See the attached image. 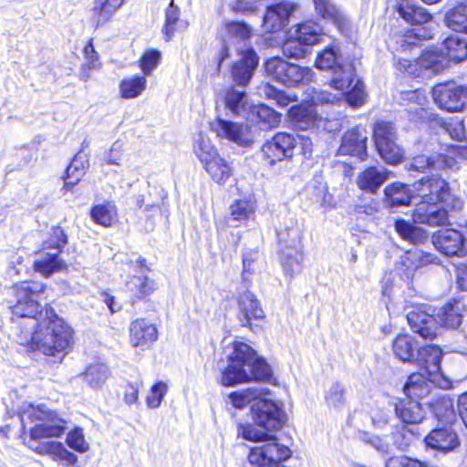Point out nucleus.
<instances>
[{
	"instance_id": "nucleus-49",
	"label": "nucleus",
	"mask_w": 467,
	"mask_h": 467,
	"mask_svg": "<svg viewBox=\"0 0 467 467\" xmlns=\"http://www.w3.org/2000/svg\"><path fill=\"white\" fill-rule=\"evenodd\" d=\"M246 375L247 382L252 380L270 382L273 372L265 360L256 355L252 364L246 368Z\"/></svg>"
},
{
	"instance_id": "nucleus-54",
	"label": "nucleus",
	"mask_w": 467,
	"mask_h": 467,
	"mask_svg": "<svg viewBox=\"0 0 467 467\" xmlns=\"http://www.w3.org/2000/svg\"><path fill=\"white\" fill-rule=\"evenodd\" d=\"M255 207V202L250 199L236 200L230 206L231 215L234 220L245 223L254 218Z\"/></svg>"
},
{
	"instance_id": "nucleus-43",
	"label": "nucleus",
	"mask_w": 467,
	"mask_h": 467,
	"mask_svg": "<svg viewBox=\"0 0 467 467\" xmlns=\"http://www.w3.org/2000/svg\"><path fill=\"white\" fill-rule=\"evenodd\" d=\"M147 88L145 77L133 75L124 78L119 83V94L122 99H132L140 97Z\"/></svg>"
},
{
	"instance_id": "nucleus-64",
	"label": "nucleus",
	"mask_w": 467,
	"mask_h": 467,
	"mask_svg": "<svg viewBox=\"0 0 467 467\" xmlns=\"http://www.w3.org/2000/svg\"><path fill=\"white\" fill-rule=\"evenodd\" d=\"M84 175L83 166H78V161L75 159L67 169V176L65 178V183L63 190L68 191L75 186Z\"/></svg>"
},
{
	"instance_id": "nucleus-10",
	"label": "nucleus",
	"mask_w": 467,
	"mask_h": 467,
	"mask_svg": "<svg viewBox=\"0 0 467 467\" xmlns=\"http://www.w3.org/2000/svg\"><path fill=\"white\" fill-rule=\"evenodd\" d=\"M67 244V236L60 227L52 229L50 238L45 243V249H55V253H47L45 251L37 254L34 262V267L45 276H49L55 272L61 271L65 268V263L58 258L60 249Z\"/></svg>"
},
{
	"instance_id": "nucleus-45",
	"label": "nucleus",
	"mask_w": 467,
	"mask_h": 467,
	"mask_svg": "<svg viewBox=\"0 0 467 467\" xmlns=\"http://www.w3.org/2000/svg\"><path fill=\"white\" fill-rule=\"evenodd\" d=\"M395 229L402 239L414 244L422 243L428 237L426 230L404 219H399L395 222Z\"/></svg>"
},
{
	"instance_id": "nucleus-52",
	"label": "nucleus",
	"mask_w": 467,
	"mask_h": 467,
	"mask_svg": "<svg viewBox=\"0 0 467 467\" xmlns=\"http://www.w3.org/2000/svg\"><path fill=\"white\" fill-rule=\"evenodd\" d=\"M431 35L424 27L414 28L407 31L404 35L397 36L396 50L405 51L416 45L418 40L431 38Z\"/></svg>"
},
{
	"instance_id": "nucleus-28",
	"label": "nucleus",
	"mask_w": 467,
	"mask_h": 467,
	"mask_svg": "<svg viewBox=\"0 0 467 467\" xmlns=\"http://www.w3.org/2000/svg\"><path fill=\"white\" fill-rule=\"evenodd\" d=\"M420 348L413 337L408 334H400L392 343V351L397 358L402 362L413 363L419 355Z\"/></svg>"
},
{
	"instance_id": "nucleus-35",
	"label": "nucleus",
	"mask_w": 467,
	"mask_h": 467,
	"mask_svg": "<svg viewBox=\"0 0 467 467\" xmlns=\"http://www.w3.org/2000/svg\"><path fill=\"white\" fill-rule=\"evenodd\" d=\"M388 178L389 172L385 169L370 167L358 175L357 184L361 190L376 192Z\"/></svg>"
},
{
	"instance_id": "nucleus-38",
	"label": "nucleus",
	"mask_w": 467,
	"mask_h": 467,
	"mask_svg": "<svg viewBox=\"0 0 467 467\" xmlns=\"http://www.w3.org/2000/svg\"><path fill=\"white\" fill-rule=\"evenodd\" d=\"M277 235L282 244L292 249H301L303 227L296 220H288L283 227L277 231Z\"/></svg>"
},
{
	"instance_id": "nucleus-56",
	"label": "nucleus",
	"mask_w": 467,
	"mask_h": 467,
	"mask_svg": "<svg viewBox=\"0 0 467 467\" xmlns=\"http://www.w3.org/2000/svg\"><path fill=\"white\" fill-rule=\"evenodd\" d=\"M259 94L269 99H273L279 107H286L290 102L296 101V97H290L274 86L265 83L259 88Z\"/></svg>"
},
{
	"instance_id": "nucleus-57",
	"label": "nucleus",
	"mask_w": 467,
	"mask_h": 467,
	"mask_svg": "<svg viewBox=\"0 0 467 467\" xmlns=\"http://www.w3.org/2000/svg\"><path fill=\"white\" fill-rule=\"evenodd\" d=\"M294 254H285L283 261V269L286 275L293 277L300 273L302 269L303 254L301 249H293Z\"/></svg>"
},
{
	"instance_id": "nucleus-40",
	"label": "nucleus",
	"mask_w": 467,
	"mask_h": 467,
	"mask_svg": "<svg viewBox=\"0 0 467 467\" xmlns=\"http://www.w3.org/2000/svg\"><path fill=\"white\" fill-rule=\"evenodd\" d=\"M180 7L174 3V0H171L169 5L165 9V20L162 27V33L164 34L167 41L171 39L178 29L184 30L188 26V23L180 19Z\"/></svg>"
},
{
	"instance_id": "nucleus-8",
	"label": "nucleus",
	"mask_w": 467,
	"mask_h": 467,
	"mask_svg": "<svg viewBox=\"0 0 467 467\" xmlns=\"http://www.w3.org/2000/svg\"><path fill=\"white\" fill-rule=\"evenodd\" d=\"M268 76L286 86L306 85L314 79V71L308 67L289 63L278 57L269 58L265 65Z\"/></svg>"
},
{
	"instance_id": "nucleus-32",
	"label": "nucleus",
	"mask_w": 467,
	"mask_h": 467,
	"mask_svg": "<svg viewBox=\"0 0 467 467\" xmlns=\"http://www.w3.org/2000/svg\"><path fill=\"white\" fill-rule=\"evenodd\" d=\"M270 389L266 387L254 386L242 390L233 391L228 395L231 404L238 410L244 409L253 401H257L259 398L267 397Z\"/></svg>"
},
{
	"instance_id": "nucleus-18",
	"label": "nucleus",
	"mask_w": 467,
	"mask_h": 467,
	"mask_svg": "<svg viewBox=\"0 0 467 467\" xmlns=\"http://www.w3.org/2000/svg\"><path fill=\"white\" fill-rule=\"evenodd\" d=\"M435 248L445 255L464 256L466 254L463 234L455 229H443L435 233L432 237Z\"/></svg>"
},
{
	"instance_id": "nucleus-46",
	"label": "nucleus",
	"mask_w": 467,
	"mask_h": 467,
	"mask_svg": "<svg viewBox=\"0 0 467 467\" xmlns=\"http://www.w3.org/2000/svg\"><path fill=\"white\" fill-rule=\"evenodd\" d=\"M109 376V368L102 363L90 364L83 373L84 380L92 389H100Z\"/></svg>"
},
{
	"instance_id": "nucleus-33",
	"label": "nucleus",
	"mask_w": 467,
	"mask_h": 467,
	"mask_svg": "<svg viewBox=\"0 0 467 467\" xmlns=\"http://www.w3.org/2000/svg\"><path fill=\"white\" fill-rule=\"evenodd\" d=\"M467 160V147L450 146L445 153L436 155V170H451L460 169L462 161Z\"/></svg>"
},
{
	"instance_id": "nucleus-23",
	"label": "nucleus",
	"mask_w": 467,
	"mask_h": 467,
	"mask_svg": "<svg viewBox=\"0 0 467 467\" xmlns=\"http://www.w3.org/2000/svg\"><path fill=\"white\" fill-rule=\"evenodd\" d=\"M296 9V5L281 2L267 8L264 16V25L269 31H278L286 26L289 17Z\"/></svg>"
},
{
	"instance_id": "nucleus-2",
	"label": "nucleus",
	"mask_w": 467,
	"mask_h": 467,
	"mask_svg": "<svg viewBox=\"0 0 467 467\" xmlns=\"http://www.w3.org/2000/svg\"><path fill=\"white\" fill-rule=\"evenodd\" d=\"M20 420L24 427L26 421L35 422L29 431L30 438L26 444L31 449L32 442L42 444L47 441L45 439L59 438L67 430V421L56 410H50L45 405H33L24 403L20 410Z\"/></svg>"
},
{
	"instance_id": "nucleus-59",
	"label": "nucleus",
	"mask_w": 467,
	"mask_h": 467,
	"mask_svg": "<svg viewBox=\"0 0 467 467\" xmlns=\"http://www.w3.org/2000/svg\"><path fill=\"white\" fill-rule=\"evenodd\" d=\"M255 117L268 125H275L279 121L276 112L265 105H253L249 119L254 121Z\"/></svg>"
},
{
	"instance_id": "nucleus-4",
	"label": "nucleus",
	"mask_w": 467,
	"mask_h": 467,
	"mask_svg": "<svg viewBox=\"0 0 467 467\" xmlns=\"http://www.w3.org/2000/svg\"><path fill=\"white\" fill-rule=\"evenodd\" d=\"M413 192L420 202H436L448 207L451 211H461L462 199L450 187L449 182L438 176H426L415 182Z\"/></svg>"
},
{
	"instance_id": "nucleus-3",
	"label": "nucleus",
	"mask_w": 467,
	"mask_h": 467,
	"mask_svg": "<svg viewBox=\"0 0 467 467\" xmlns=\"http://www.w3.org/2000/svg\"><path fill=\"white\" fill-rule=\"evenodd\" d=\"M458 304H447L434 315L427 312L423 307L407 313V320L411 329L426 339H433L439 326L456 328L462 323V315Z\"/></svg>"
},
{
	"instance_id": "nucleus-58",
	"label": "nucleus",
	"mask_w": 467,
	"mask_h": 467,
	"mask_svg": "<svg viewBox=\"0 0 467 467\" xmlns=\"http://www.w3.org/2000/svg\"><path fill=\"white\" fill-rule=\"evenodd\" d=\"M66 442L69 448L80 453L86 452L89 449V444L81 428H75L70 431L67 433Z\"/></svg>"
},
{
	"instance_id": "nucleus-25",
	"label": "nucleus",
	"mask_w": 467,
	"mask_h": 467,
	"mask_svg": "<svg viewBox=\"0 0 467 467\" xmlns=\"http://www.w3.org/2000/svg\"><path fill=\"white\" fill-rule=\"evenodd\" d=\"M31 450L38 454L49 455L54 461L60 462L65 466H72L78 461L77 455L58 441H47L42 444H36L34 441L31 444Z\"/></svg>"
},
{
	"instance_id": "nucleus-13",
	"label": "nucleus",
	"mask_w": 467,
	"mask_h": 467,
	"mask_svg": "<svg viewBox=\"0 0 467 467\" xmlns=\"http://www.w3.org/2000/svg\"><path fill=\"white\" fill-rule=\"evenodd\" d=\"M211 130L220 140H226L240 147H251L254 135L248 124L216 118L211 122Z\"/></svg>"
},
{
	"instance_id": "nucleus-22",
	"label": "nucleus",
	"mask_w": 467,
	"mask_h": 467,
	"mask_svg": "<svg viewBox=\"0 0 467 467\" xmlns=\"http://www.w3.org/2000/svg\"><path fill=\"white\" fill-rule=\"evenodd\" d=\"M439 258L431 253L424 252L420 249L407 251L400 257V269L403 270L407 278L412 277L417 269L429 265H439Z\"/></svg>"
},
{
	"instance_id": "nucleus-26",
	"label": "nucleus",
	"mask_w": 467,
	"mask_h": 467,
	"mask_svg": "<svg viewBox=\"0 0 467 467\" xmlns=\"http://www.w3.org/2000/svg\"><path fill=\"white\" fill-rule=\"evenodd\" d=\"M241 56L240 60L233 66L232 75L238 85L245 86L254 74L258 58L255 52L251 48L242 51Z\"/></svg>"
},
{
	"instance_id": "nucleus-11",
	"label": "nucleus",
	"mask_w": 467,
	"mask_h": 467,
	"mask_svg": "<svg viewBox=\"0 0 467 467\" xmlns=\"http://www.w3.org/2000/svg\"><path fill=\"white\" fill-rule=\"evenodd\" d=\"M377 150L389 164L396 165L402 161L403 150L397 143L396 129L390 122H377L373 130Z\"/></svg>"
},
{
	"instance_id": "nucleus-9",
	"label": "nucleus",
	"mask_w": 467,
	"mask_h": 467,
	"mask_svg": "<svg viewBox=\"0 0 467 467\" xmlns=\"http://www.w3.org/2000/svg\"><path fill=\"white\" fill-rule=\"evenodd\" d=\"M322 27L312 21L301 23L290 30L289 37L283 47L284 54L289 57H303L306 47L320 42Z\"/></svg>"
},
{
	"instance_id": "nucleus-14",
	"label": "nucleus",
	"mask_w": 467,
	"mask_h": 467,
	"mask_svg": "<svg viewBox=\"0 0 467 467\" xmlns=\"http://www.w3.org/2000/svg\"><path fill=\"white\" fill-rule=\"evenodd\" d=\"M432 97L441 109L450 112H459L467 108V87L452 81L436 85Z\"/></svg>"
},
{
	"instance_id": "nucleus-19",
	"label": "nucleus",
	"mask_w": 467,
	"mask_h": 467,
	"mask_svg": "<svg viewBox=\"0 0 467 467\" xmlns=\"http://www.w3.org/2000/svg\"><path fill=\"white\" fill-rule=\"evenodd\" d=\"M130 343L133 348H149L158 339V329L146 318H136L129 327Z\"/></svg>"
},
{
	"instance_id": "nucleus-62",
	"label": "nucleus",
	"mask_w": 467,
	"mask_h": 467,
	"mask_svg": "<svg viewBox=\"0 0 467 467\" xmlns=\"http://www.w3.org/2000/svg\"><path fill=\"white\" fill-rule=\"evenodd\" d=\"M167 390L168 387L164 382L160 381L154 384L147 396V406L150 409L160 407Z\"/></svg>"
},
{
	"instance_id": "nucleus-7",
	"label": "nucleus",
	"mask_w": 467,
	"mask_h": 467,
	"mask_svg": "<svg viewBox=\"0 0 467 467\" xmlns=\"http://www.w3.org/2000/svg\"><path fill=\"white\" fill-rule=\"evenodd\" d=\"M256 352L246 343L235 341L228 356L229 365L222 375L224 386H234L247 382L246 368L252 364Z\"/></svg>"
},
{
	"instance_id": "nucleus-42",
	"label": "nucleus",
	"mask_w": 467,
	"mask_h": 467,
	"mask_svg": "<svg viewBox=\"0 0 467 467\" xmlns=\"http://www.w3.org/2000/svg\"><path fill=\"white\" fill-rule=\"evenodd\" d=\"M192 150L202 166L220 155L209 136L202 132H200L194 139Z\"/></svg>"
},
{
	"instance_id": "nucleus-36",
	"label": "nucleus",
	"mask_w": 467,
	"mask_h": 467,
	"mask_svg": "<svg viewBox=\"0 0 467 467\" xmlns=\"http://www.w3.org/2000/svg\"><path fill=\"white\" fill-rule=\"evenodd\" d=\"M398 418L406 424H418L424 419V410L418 400H408L395 405Z\"/></svg>"
},
{
	"instance_id": "nucleus-53",
	"label": "nucleus",
	"mask_w": 467,
	"mask_h": 467,
	"mask_svg": "<svg viewBox=\"0 0 467 467\" xmlns=\"http://www.w3.org/2000/svg\"><path fill=\"white\" fill-rule=\"evenodd\" d=\"M345 61L338 55V49L335 47H327L319 53L316 59V67L321 70H329L331 72L336 67L341 66Z\"/></svg>"
},
{
	"instance_id": "nucleus-17",
	"label": "nucleus",
	"mask_w": 467,
	"mask_h": 467,
	"mask_svg": "<svg viewBox=\"0 0 467 467\" xmlns=\"http://www.w3.org/2000/svg\"><path fill=\"white\" fill-rule=\"evenodd\" d=\"M450 212L451 211L448 207L440 203L419 202L413 210L412 219L418 224L443 226L449 223Z\"/></svg>"
},
{
	"instance_id": "nucleus-63",
	"label": "nucleus",
	"mask_w": 467,
	"mask_h": 467,
	"mask_svg": "<svg viewBox=\"0 0 467 467\" xmlns=\"http://www.w3.org/2000/svg\"><path fill=\"white\" fill-rule=\"evenodd\" d=\"M436 417L440 420L449 421L453 416V404L451 399L440 398L433 405Z\"/></svg>"
},
{
	"instance_id": "nucleus-29",
	"label": "nucleus",
	"mask_w": 467,
	"mask_h": 467,
	"mask_svg": "<svg viewBox=\"0 0 467 467\" xmlns=\"http://www.w3.org/2000/svg\"><path fill=\"white\" fill-rule=\"evenodd\" d=\"M289 118L293 124L299 130H308L314 126H320L323 121L318 118L316 109L312 106L299 105L289 109Z\"/></svg>"
},
{
	"instance_id": "nucleus-41",
	"label": "nucleus",
	"mask_w": 467,
	"mask_h": 467,
	"mask_svg": "<svg viewBox=\"0 0 467 467\" xmlns=\"http://www.w3.org/2000/svg\"><path fill=\"white\" fill-rule=\"evenodd\" d=\"M202 168L217 184L223 185L233 174V167L221 155L205 163Z\"/></svg>"
},
{
	"instance_id": "nucleus-27",
	"label": "nucleus",
	"mask_w": 467,
	"mask_h": 467,
	"mask_svg": "<svg viewBox=\"0 0 467 467\" xmlns=\"http://www.w3.org/2000/svg\"><path fill=\"white\" fill-rule=\"evenodd\" d=\"M239 319L242 326L247 327L252 319H262L265 312L259 301L249 291L243 293L238 299Z\"/></svg>"
},
{
	"instance_id": "nucleus-48",
	"label": "nucleus",
	"mask_w": 467,
	"mask_h": 467,
	"mask_svg": "<svg viewBox=\"0 0 467 467\" xmlns=\"http://www.w3.org/2000/svg\"><path fill=\"white\" fill-rule=\"evenodd\" d=\"M90 215L96 223L109 227L117 219V209L113 202H107L95 205L91 209Z\"/></svg>"
},
{
	"instance_id": "nucleus-1",
	"label": "nucleus",
	"mask_w": 467,
	"mask_h": 467,
	"mask_svg": "<svg viewBox=\"0 0 467 467\" xmlns=\"http://www.w3.org/2000/svg\"><path fill=\"white\" fill-rule=\"evenodd\" d=\"M12 290L16 298L12 313L22 319L19 344L46 356H63L72 343L73 330L52 308L42 309L40 301L45 285L21 282L14 285Z\"/></svg>"
},
{
	"instance_id": "nucleus-12",
	"label": "nucleus",
	"mask_w": 467,
	"mask_h": 467,
	"mask_svg": "<svg viewBox=\"0 0 467 467\" xmlns=\"http://www.w3.org/2000/svg\"><path fill=\"white\" fill-rule=\"evenodd\" d=\"M251 412L254 423L268 431L280 430L286 420L282 405L266 397L259 398L252 405Z\"/></svg>"
},
{
	"instance_id": "nucleus-20",
	"label": "nucleus",
	"mask_w": 467,
	"mask_h": 467,
	"mask_svg": "<svg viewBox=\"0 0 467 467\" xmlns=\"http://www.w3.org/2000/svg\"><path fill=\"white\" fill-rule=\"evenodd\" d=\"M367 140L368 131L366 129L359 126L355 127L344 134L337 154L364 159L367 155Z\"/></svg>"
},
{
	"instance_id": "nucleus-44",
	"label": "nucleus",
	"mask_w": 467,
	"mask_h": 467,
	"mask_svg": "<svg viewBox=\"0 0 467 467\" xmlns=\"http://www.w3.org/2000/svg\"><path fill=\"white\" fill-rule=\"evenodd\" d=\"M126 288L133 297L141 299L155 291L156 283L148 276L135 275L126 283Z\"/></svg>"
},
{
	"instance_id": "nucleus-55",
	"label": "nucleus",
	"mask_w": 467,
	"mask_h": 467,
	"mask_svg": "<svg viewBox=\"0 0 467 467\" xmlns=\"http://www.w3.org/2000/svg\"><path fill=\"white\" fill-rule=\"evenodd\" d=\"M346 389L338 382L333 383L326 391L325 400L327 405L334 410H340L346 402Z\"/></svg>"
},
{
	"instance_id": "nucleus-51",
	"label": "nucleus",
	"mask_w": 467,
	"mask_h": 467,
	"mask_svg": "<svg viewBox=\"0 0 467 467\" xmlns=\"http://www.w3.org/2000/svg\"><path fill=\"white\" fill-rule=\"evenodd\" d=\"M448 27L456 32L467 34V2L449 11L445 17Z\"/></svg>"
},
{
	"instance_id": "nucleus-6",
	"label": "nucleus",
	"mask_w": 467,
	"mask_h": 467,
	"mask_svg": "<svg viewBox=\"0 0 467 467\" xmlns=\"http://www.w3.org/2000/svg\"><path fill=\"white\" fill-rule=\"evenodd\" d=\"M329 85L334 89L343 91V97L350 107L359 108L367 99V92L363 81L357 78L354 65L346 62L336 67L331 72Z\"/></svg>"
},
{
	"instance_id": "nucleus-60",
	"label": "nucleus",
	"mask_w": 467,
	"mask_h": 467,
	"mask_svg": "<svg viewBox=\"0 0 467 467\" xmlns=\"http://www.w3.org/2000/svg\"><path fill=\"white\" fill-rule=\"evenodd\" d=\"M224 32L231 38L244 41L251 36V27L243 22H229L224 26Z\"/></svg>"
},
{
	"instance_id": "nucleus-16",
	"label": "nucleus",
	"mask_w": 467,
	"mask_h": 467,
	"mask_svg": "<svg viewBox=\"0 0 467 467\" xmlns=\"http://www.w3.org/2000/svg\"><path fill=\"white\" fill-rule=\"evenodd\" d=\"M296 145V139L286 132H278L262 147V153L270 165L291 158Z\"/></svg>"
},
{
	"instance_id": "nucleus-61",
	"label": "nucleus",
	"mask_w": 467,
	"mask_h": 467,
	"mask_svg": "<svg viewBox=\"0 0 467 467\" xmlns=\"http://www.w3.org/2000/svg\"><path fill=\"white\" fill-rule=\"evenodd\" d=\"M161 60V53L151 49L146 51L140 59V67L145 76H150Z\"/></svg>"
},
{
	"instance_id": "nucleus-37",
	"label": "nucleus",
	"mask_w": 467,
	"mask_h": 467,
	"mask_svg": "<svg viewBox=\"0 0 467 467\" xmlns=\"http://www.w3.org/2000/svg\"><path fill=\"white\" fill-rule=\"evenodd\" d=\"M124 2L125 0H95L92 16L96 26H101L109 22Z\"/></svg>"
},
{
	"instance_id": "nucleus-5",
	"label": "nucleus",
	"mask_w": 467,
	"mask_h": 467,
	"mask_svg": "<svg viewBox=\"0 0 467 467\" xmlns=\"http://www.w3.org/2000/svg\"><path fill=\"white\" fill-rule=\"evenodd\" d=\"M394 65L400 72L412 78H430L442 72L449 66L447 57L436 47L424 50L413 61L395 57Z\"/></svg>"
},
{
	"instance_id": "nucleus-50",
	"label": "nucleus",
	"mask_w": 467,
	"mask_h": 467,
	"mask_svg": "<svg viewBox=\"0 0 467 467\" xmlns=\"http://www.w3.org/2000/svg\"><path fill=\"white\" fill-rule=\"evenodd\" d=\"M315 8L324 18L332 20L342 29L347 25L346 16L339 12L330 0H313Z\"/></svg>"
},
{
	"instance_id": "nucleus-21",
	"label": "nucleus",
	"mask_w": 467,
	"mask_h": 467,
	"mask_svg": "<svg viewBox=\"0 0 467 467\" xmlns=\"http://www.w3.org/2000/svg\"><path fill=\"white\" fill-rule=\"evenodd\" d=\"M427 447L443 454L456 450L461 442L458 434L450 428H439L431 431L425 438Z\"/></svg>"
},
{
	"instance_id": "nucleus-47",
	"label": "nucleus",
	"mask_w": 467,
	"mask_h": 467,
	"mask_svg": "<svg viewBox=\"0 0 467 467\" xmlns=\"http://www.w3.org/2000/svg\"><path fill=\"white\" fill-rule=\"evenodd\" d=\"M83 53L84 62L79 70V78L81 80L87 81L91 77V71L100 68L101 63L93 47L92 40H89L85 46Z\"/></svg>"
},
{
	"instance_id": "nucleus-34",
	"label": "nucleus",
	"mask_w": 467,
	"mask_h": 467,
	"mask_svg": "<svg viewBox=\"0 0 467 467\" xmlns=\"http://www.w3.org/2000/svg\"><path fill=\"white\" fill-rule=\"evenodd\" d=\"M386 202L389 206L394 208L399 206H407L412 199L417 196L408 185L400 182H393L388 185L385 190Z\"/></svg>"
},
{
	"instance_id": "nucleus-31",
	"label": "nucleus",
	"mask_w": 467,
	"mask_h": 467,
	"mask_svg": "<svg viewBox=\"0 0 467 467\" xmlns=\"http://www.w3.org/2000/svg\"><path fill=\"white\" fill-rule=\"evenodd\" d=\"M433 377L426 379L422 373H412L404 386L405 395L411 400L423 399L427 397L431 390V383H436L432 380Z\"/></svg>"
},
{
	"instance_id": "nucleus-30",
	"label": "nucleus",
	"mask_w": 467,
	"mask_h": 467,
	"mask_svg": "<svg viewBox=\"0 0 467 467\" xmlns=\"http://www.w3.org/2000/svg\"><path fill=\"white\" fill-rule=\"evenodd\" d=\"M395 8L406 22L412 25L425 24L432 19L425 8L414 5L410 0H396Z\"/></svg>"
},
{
	"instance_id": "nucleus-39",
	"label": "nucleus",
	"mask_w": 467,
	"mask_h": 467,
	"mask_svg": "<svg viewBox=\"0 0 467 467\" xmlns=\"http://www.w3.org/2000/svg\"><path fill=\"white\" fill-rule=\"evenodd\" d=\"M444 56L450 61L462 62L467 58V39L456 34L447 36L443 42Z\"/></svg>"
},
{
	"instance_id": "nucleus-24",
	"label": "nucleus",
	"mask_w": 467,
	"mask_h": 467,
	"mask_svg": "<svg viewBox=\"0 0 467 467\" xmlns=\"http://www.w3.org/2000/svg\"><path fill=\"white\" fill-rule=\"evenodd\" d=\"M225 109L236 117L250 119L253 104L244 91L229 88L223 95Z\"/></svg>"
},
{
	"instance_id": "nucleus-15",
	"label": "nucleus",
	"mask_w": 467,
	"mask_h": 467,
	"mask_svg": "<svg viewBox=\"0 0 467 467\" xmlns=\"http://www.w3.org/2000/svg\"><path fill=\"white\" fill-rule=\"evenodd\" d=\"M442 355V350L439 346L429 345L420 348L413 363L422 367L430 377H433L432 380L436 381L441 389H450L451 382L443 376L441 369Z\"/></svg>"
}]
</instances>
